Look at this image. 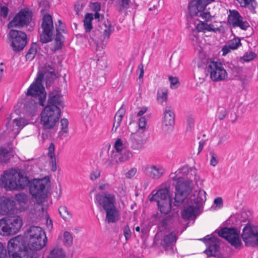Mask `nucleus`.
<instances>
[{"label":"nucleus","instance_id":"obj_33","mask_svg":"<svg viewBox=\"0 0 258 258\" xmlns=\"http://www.w3.org/2000/svg\"><path fill=\"white\" fill-rule=\"evenodd\" d=\"M174 217L173 215H169L166 216L165 217L163 218L162 220L159 223L158 225L160 228H162L164 230L169 229L168 224L170 222H172L173 218Z\"/></svg>","mask_w":258,"mask_h":258},{"label":"nucleus","instance_id":"obj_47","mask_svg":"<svg viewBox=\"0 0 258 258\" xmlns=\"http://www.w3.org/2000/svg\"><path fill=\"white\" fill-rule=\"evenodd\" d=\"M227 114V111L225 109H219L218 112V118L219 120L224 119Z\"/></svg>","mask_w":258,"mask_h":258},{"label":"nucleus","instance_id":"obj_23","mask_svg":"<svg viewBox=\"0 0 258 258\" xmlns=\"http://www.w3.org/2000/svg\"><path fill=\"white\" fill-rule=\"evenodd\" d=\"M114 152L112 150L111 157L114 156L117 163L125 162L132 157V153L125 149L121 152L115 153L114 155Z\"/></svg>","mask_w":258,"mask_h":258},{"label":"nucleus","instance_id":"obj_15","mask_svg":"<svg viewBox=\"0 0 258 258\" xmlns=\"http://www.w3.org/2000/svg\"><path fill=\"white\" fill-rule=\"evenodd\" d=\"M227 21L231 28H239L246 31L250 27L249 23L236 10H229Z\"/></svg>","mask_w":258,"mask_h":258},{"label":"nucleus","instance_id":"obj_63","mask_svg":"<svg viewBox=\"0 0 258 258\" xmlns=\"http://www.w3.org/2000/svg\"><path fill=\"white\" fill-rule=\"evenodd\" d=\"M81 6L79 4H76L75 5V10L77 14H79V12L81 9Z\"/></svg>","mask_w":258,"mask_h":258},{"label":"nucleus","instance_id":"obj_44","mask_svg":"<svg viewBox=\"0 0 258 258\" xmlns=\"http://www.w3.org/2000/svg\"><path fill=\"white\" fill-rule=\"evenodd\" d=\"M90 8L93 12H99L101 10V4L99 2L91 3L90 4Z\"/></svg>","mask_w":258,"mask_h":258},{"label":"nucleus","instance_id":"obj_52","mask_svg":"<svg viewBox=\"0 0 258 258\" xmlns=\"http://www.w3.org/2000/svg\"><path fill=\"white\" fill-rule=\"evenodd\" d=\"M137 168H132L131 169L128 170L126 173V174H125L126 177L127 178H132L133 176H134V175L137 173Z\"/></svg>","mask_w":258,"mask_h":258},{"label":"nucleus","instance_id":"obj_14","mask_svg":"<svg viewBox=\"0 0 258 258\" xmlns=\"http://www.w3.org/2000/svg\"><path fill=\"white\" fill-rule=\"evenodd\" d=\"M32 19V12L26 9L20 11L8 24V28L17 27L22 28L27 26Z\"/></svg>","mask_w":258,"mask_h":258},{"label":"nucleus","instance_id":"obj_50","mask_svg":"<svg viewBox=\"0 0 258 258\" xmlns=\"http://www.w3.org/2000/svg\"><path fill=\"white\" fill-rule=\"evenodd\" d=\"M146 126V119L145 117H141L139 119V127L140 129L144 130Z\"/></svg>","mask_w":258,"mask_h":258},{"label":"nucleus","instance_id":"obj_9","mask_svg":"<svg viewBox=\"0 0 258 258\" xmlns=\"http://www.w3.org/2000/svg\"><path fill=\"white\" fill-rule=\"evenodd\" d=\"M23 224L20 216L4 217L0 219V235L8 236L17 233Z\"/></svg>","mask_w":258,"mask_h":258},{"label":"nucleus","instance_id":"obj_18","mask_svg":"<svg viewBox=\"0 0 258 258\" xmlns=\"http://www.w3.org/2000/svg\"><path fill=\"white\" fill-rule=\"evenodd\" d=\"M16 202L9 198L0 197V215H7L15 208Z\"/></svg>","mask_w":258,"mask_h":258},{"label":"nucleus","instance_id":"obj_24","mask_svg":"<svg viewBox=\"0 0 258 258\" xmlns=\"http://www.w3.org/2000/svg\"><path fill=\"white\" fill-rule=\"evenodd\" d=\"M204 21H200V22L197 25V29L199 32H203L205 33L206 32H216L219 30V28H215L214 26L212 24H208L207 22L204 20Z\"/></svg>","mask_w":258,"mask_h":258},{"label":"nucleus","instance_id":"obj_49","mask_svg":"<svg viewBox=\"0 0 258 258\" xmlns=\"http://www.w3.org/2000/svg\"><path fill=\"white\" fill-rule=\"evenodd\" d=\"M0 258H8L7 249L0 242Z\"/></svg>","mask_w":258,"mask_h":258},{"label":"nucleus","instance_id":"obj_6","mask_svg":"<svg viewBox=\"0 0 258 258\" xmlns=\"http://www.w3.org/2000/svg\"><path fill=\"white\" fill-rule=\"evenodd\" d=\"M49 183V178L47 179L46 177L41 179L34 178L30 181L28 186L30 194L38 204L41 205L46 201Z\"/></svg>","mask_w":258,"mask_h":258},{"label":"nucleus","instance_id":"obj_11","mask_svg":"<svg viewBox=\"0 0 258 258\" xmlns=\"http://www.w3.org/2000/svg\"><path fill=\"white\" fill-rule=\"evenodd\" d=\"M206 71L207 74H210V78L214 82L223 81L228 77V73L223 67L222 63L217 61L208 62Z\"/></svg>","mask_w":258,"mask_h":258},{"label":"nucleus","instance_id":"obj_12","mask_svg":"<svg viewBox=\"0 0 258 258\" xmlns=\"http://www.w3.org/2000/svg\"><path fill=\"white\" fill-rule=\"evenodd\" d=\"M8 39L11 42V46L15 52H19L26 46L27 43V36L22 31L11 29L8 34Z\"/></svg>","mask_w":258,"mask_h":258},{"label":"nucleus","instance_id":"obj_7","mask_svg":"<svg viewBox=\"0 0 258 258\" xmlns=\"http://www.w3.org/2000/svg\"><path fill=\"white\" fill-rule=\"evenodd\" d=\"M191 182V180L181 177H177L176 175L173 177V185L175 189L174 206L178 207L181 205L190 194L192 190Z\"/></svg>","mask_w":258,"mask_h":258},{"label":"nucleus","instance_id":"obj_64","mask_svg":"<svg viewBox=\"0 0 258 258\" xmlns=\"http://www.w3.org/2000/svg\"><path fill=\"white\" fill-rule=\"evenodd\" d=\"M57 23L58 24V25H57L58 28H63V27H64V28L65 27L61 20H58L57 21Z\"/></svg>","mask_w":258,"mask_h":258},{"label":"nucleus","instance_id":"obj_19","mask_svg":"<svg viewBox=\"0 0 258 258\" xmlns=\"http://www.w3.org/2000/svg\"><path fill=\"white\" fill-rule=\"evenodd\" d=\"M206 191L203 189L199 190V191L196 190L190 196L188 201L190 204L196 205L195 207L196 209V211H197L206 200Z\"/></svg>","mask_w":258,"mask_h":258},{"label":"nucleus","instance_id":"obj_30","mask_svg":"<svg viewBox=\"0 0 258 258\" xmlns=\"http://www.w3.org/2000/svg\"><path fill=\"white\" fill-rule=\"evenodd\" d=\"M131 0H117L115 7L119 13L127 10L130 7Z\"/></svg>","mask_w":258,"mask_h":258},{"label":"nucleus","instance_id":"obj_1","mask_svg":"<svg viewBox=\"0 0 258 258\" xmlns=\"http://www.w3.org/2000/svg\"><path fill=\"white\" fill-rule=\"evenodd\" d=\"M44 74L38 73L26 93L31 99L25 106L31 111H34L39 105L44 107L41 113V123L44 130L52 129L58 121L61 115L60 106H62L61 96L55 91L49 92L47 104L45 105L46 92L42 85Z\"/></svg>","mask_w":258,"mask_h":258},{"label":"nucleus","instance_id":"obj_5","mask_svg":"<svg viewBox=\"0 0 258 258\" xmlns=\"http://www.w3.org/2000/svg\"><path fill=\"white\" fill-rule=\"evenodd\" d=\"M30 181L24 171L14 174H8L7 170L5 171L0 179L1 185L7 190L23 189L29 186Z\"/></svg>","mask_w":258,"mask_h":258},{"label":"nucleus","instance_id":"obj_56","mask_svg":"<svg viewBox=\"0 0 258 258\" xmlns=\"http://www.w3.org/2000/svg\"><path fill=\"white\" fill-rule=\"evenodd\" d=\"M14 122L16 124V126L18 127L23 126V121L21 118H17L14 120Z\"/></svg>","mask_w":258,"mask_h":258},{"label":"nucleus","instance_id":"obj_58","mask_svg":"<svg viewBox=\"0 0 258 258\" xmlns=\"http://www.w3.org/2000/svg\"><path fill=\"white\" fill-rule=\"evenodd\" d=\"M53 70H55V68L52 63H46L45 66V72H49Z\"/></svg>","mask_w":258,"mask_h":258},{"label":"nucleus","instance_id":"obj_27","mask_svg":"<svg viewBox=\"0 0 258 258\" xmlns=\"http://www.w3.org/2000/svg\"><path fill=\"white\" fill-rule=\"evenodd\" d=\"M54 150V144L53 143H50L48 147V157L50 159V164L51 165V169L52 171H55L57 169Z\"/></svg>","mask_w":258,"mask_h":258},{"label":"nucleus","instance_id":"obj_61","mask_svg":"<svg viewBox=\"0 0 258 258\" xmlns=\"http://www.w3.org/2000/svg\"><path fill=\"white\" fill-rule=\"evenodd\" d=\"M147 110V108L146 107H143L140 111H139L137 115V116H141L143 115Z\"/></svg>","mask_w":258,"mask_h":258},{"label":"nucleus","instance_id":"obj_28","mask_svg":"<svg viewBox=\"0 0 258 258\" xmlns=\"http://www.w3.org/2000/svg\"><path fill=\"white\" fill-rule=\"evenodd\" d=\"M93 15L92 13H87L84 19V27L85 32H90L93 29L92 20Z\"/></svg>","mask_w":258,"mask_h":258},{"label":"nucleus","instance_id":"obj_16","mask_svg":"<svg viewBox=\"0 0 258 258\" xmlns=\"http://www.w3.org/2000/svg\"><path fill=\"white\" fill-rule=\"evenodd\" d=\"M241 237L245 245L253 247L258 246V230L251 226H245Z\"/></svg>","mask_w":258,"mask_h":258},{"label":"nucleus","instance_id":"obj_40","mask_svg":"<svg viewBox=\"0 0 258 258\" xmlns=\"http://www.w3.org/2000/svg\"><path fill=\"white\" fill-rule=\"evenodd\" d=\"M63 244L65 246L69 247L73 244V237L71 234L68 231H65L63 234Z\"/></svg>","mask_w":258,"mask_h":258},{"label":"nucleus","instance_id":"obj_22","mask_svg":"<svg viewBox=\"0 0 258 258\" xmlns=\"http://www.w3.org/2000/svg\"><path fill=\"white\" fill-rule=\"evenodd\" d=\"M178 236L175 232H171L165 235L161 239V245L165 248L172 247L176 243Z\"/></svg>","mask_w":258,"mask_h":258},{"label":"nucleus","instance_id":"obj_10","mask_svg":"<svg viewBox=\"0 0 258 258\" xmlns=\"http://www.w3.org/2000/svg\"><path fill=\"white\" fill-rule=\"evenodd\" d=\"M42 31L40 34L39 41L42 43H47L53 39L54 25L52 16L49 14L43 15L41 25Z\"/></svg>","mask_w":258,"mask_h":258},{"label":"nucleus","instance_id":"obj_48","mask_svg":"<svg viewBox=\"0 0 258 258\" xmlns=\"http://www.w3.org/2000/svg\"><path fill=\"white\" fill-rule=\"evenodd\" d=\"M210 155L211 156L210 164L213 166H215L218 163V161L216 159L217 155L214 152H210Z\"/></svg>","mask_w":258,"mask_h":258},{"label":"nucleus","instance_id":"obj_21","mask_svg":"<svg viewBox=\"0 0 258 258\" xmlns=\"http://www.w3.org/2000/svg\"><path fill=\"white\" fill-rule=\"evenodd\" d=\"M55 30H56V36L54 39V42L53 46L51 48V50L53 51H56L59 49H60L63 45L64 41L63 40V36L62 35L60 31L63 32L64 27L63 28H58L57 27V24H55Z\"/></svg>","mask_w":258,"mask_h":258},{"label":"nucleus","instance_id":"obj_62","mask_svg":"<svg viewBox=\"0 0 258 258\" xmlns=\"http://www.w3.org/2000/svg\"><path fill=\"white\" fill-rule=\"evenodd\" d=\"M120 125H117V124H116L115 123L113 122V127H112V130H111V132L112 133L116 132L117 128Z\"/></svg>","mask_w":258,"mask_h":258},{"label":"nucleus","instance_id":"obj_13","mask_svg":"<svg viewBox=\"0 0 258 258\" xmlns=\"http://www.w3.org/2000/svg\"><path fill=\"white\" fill-rule=\"evenodd\" d=\"M205 8L200 0H192L188 5V13L191 17L199 16L206 21L212 20V16L209 11H205Z\"/></svg>","mask_w":258,"mask_h":258},{"label":"nucleus","instance_id":"obj_45","mask_svg":"<svg viewBox=\"0 0 258 258\" xmlns=\"http://www.w3.org/2000/svg\"><path fill=\"white\" fill-rule=\"evenodd\" d=\"M9 13V9L7 7L3 6L0 7V16L6 18Z\"/></svg>","mask_w":258,"mask_h":258},{"label":"nucleus","instance_id":"obj_32","mask_svg":"<svg viewBox=\"0 0 258 258\" xmlns=\"http://www.w3.org/2000/svg\"><path fill=\"white\" fill-rule=\"evenodd\" d=\"M196 210L194 205H190L185 209L181 212V216L184 219H189L194 214V212Z\"/></svg>","mask_w":258,"mask_h":258},{"label":"nucleus","instance_id":"obj_34","mask_svg":"<svg viewBox=\"0 0 258 258\" xmlns=\"http://www.w3.org/2000/svg\"><path fill=\"white\" fill-rule=\"evenodd\" d=\"M104 26L105 28L103 31V36L104 38H108L111 33L114 31V28L108 20L107 22H104Z\"/></svg>","mask_w":258,"mask_h":258},{"label":"nucleus","instance_id":"obj_42","mask_svg":"<svg viewBox=\"0 0 258 258\" xmlns=\"http://www.w3.org/2000/svg\"><path fill=\"white\" fill-rule=\"evenodd\" d=\"M123 144L122 142V141L120 139H117L115 142L114 147L116 150V153L120 152L123 151L124 148H123Z\"/></svg>","mask_w":258,"mask_h":258},{"label":"nucleus","instance_id":"obj_46","mask_svg":"<svg viewBox=\"0 0 258 258\" xmlns=\"http://www.w3.org/2000/svg\"><path fill=\"white\" fill-rule=\"evenodd\" d=\"M169 80L170 82L171 87L176 88L177 87V85L179 84L178 78L177 77L170 76L169 77Z\"/></svg>","mask_w":258,"mask_h":258},{"label":"nucleus","instance_id":"obj_36","mask_svg":"<svg viewBox=\"0 0 258 258\" xmlns=\"http://www.w3.org/2000/svg\"><path fill=\"white\" fill-rule=\"evenodd\" d=\"M157 99L161 103L167 99V90L165 88L160 89L157 91Z\"/></svg>","mask_w":258,"mask_h":258},{"label":"nucleus","instance_id":"obj_3","mask_svg":"<svg viewBox=\"0 0 258 258\" xmlns=\"http://www.w3.org/2000/svg\"><path fill=\"white\" fill-rule=\"evenodd\" d=\"M217 233L219 236L225 239L235 248H238L242 244L239 238V231L235 227H224L220 230H216L213 234L208 235L200 240L203 241L206 245V249L204 253L208 257L213 256L216 258H229V256L220 252V239L213 234Z\"/></svg>","mask_w":258,"mask_h":258},{"label":"nucleus","instance_id":"obj_4","mask_svg":"<svg viewBox=\"0 0 258 258\" xmlns=\"http://www.w3.org/2000/svg\"><path fill=\"white\" fill-rule=\"evenodd\" d=\"M115 196L107 191L98 193L95 197L97 207L105 211V220L108 223H115L119 219V212L115 205Z\"/></svg>","mask_w":258,"mask_h":258},{"label":"nucleus","instance_id":"obj_37","mask_svg":"<svg viewBox=\"0 0 258 258\" xmlns=\"http://www.w3.org/2000/svg\"><path fill=\"white\" fill-rule=\"evenodd\" d=\"M36 44V43H33L27 52L26 55V58L27 60H32L35 57L37 50L36 48L35 47L34 45H35Z\"/></svg>","mask_w":258,"mask_h":258},{"label":"nucleus","instance_id":"obj_54","mask_svg":"<svg viewBox=\"0 0 258 258\" xmlns=\"http://www.w3.org/2000/svg\"><path fill=\"white\" fill-rule=\"evenodd\" d=\"M214 203L216 205V206H218L219 208H221L223 206V200L221 197H218L216 198Z\"/></svg>","mask_w":258,"mask_h":258},{"label":"nucleus","instance_id":"obj_20","mask_svg":"<svg viewBox=\"0 0 258 258\" xmlns=\"http://www.w3.org/2000/svg\"><path fill=\"white\" fill-rule=\"evenodd\" d=\"M130 141L131 148L134 150H138L142 149L146 143L143 137L140 135L139 131L131 135Z\"/></svg>","mask_w":258,"mask_h":258},{"label":"nucleus","instance_id":"obj_31","mask_svg":"<svg viewBox=\"0 0 258 258\" xmlns=\"http://www.w3.org/2000/svg\"><path fill=\"white\" fill-rule=\"evenodd\" d=\"M15 200L20 206L23 207L28 202V198L27 194L21 192L15 195Z\"/></svg>","mask_w":258,"mask_h":258},{"label":"nucleus","instance_id":"obj_35","mask_svg":"<svg viewBox=\"0 0 258 258\" xmlns=\"http://www.w3.org/2000/svg\"><path fill=\"white\" fill-rule=\"evenodd\" d=\"M231 50H235L242 45L241 39L239 37L234 35V38L231 40L227 44Z\"/></svg>","mask_w":258,"mask_h":258},{"label":"nucleus","instance_id":"obj_53","mask_svg":"<svg viewBox=\"0 0 258 258\" xmlns=\"http://www.w3.org/2000/svg\"><path fill=\"white\" fill-rule=\"evenodd\" d=\"M118 113L117 112L115 114V117H114V123L117 124V126L120 125V123L122 121V119L123 117L122 114H120L118 115Z\"/></svg>","mask_w":258,"mask_h":258},{"label":"nucleus","instance_id":"obj_39","mask_svg":"<svg viewBox=\"0 0 258 258\" xmlns=\"http://www.w3.org/2000/svg\"><path fill=\"white\" fill-rule=\"evenodd\" d=\"M61 130L58 133L59 136H63L64 133H67L68 132L69 121L66 118H62L60 120Z\"/></svg>","mask_w":258,"mask_h":258},{"label":"nucleus","instance_id":"obj_60","mask_svg":"<svg viewBox=\"0 0 258 258\" xmlns=\"http://www.w3.org/2000/svg\"><path fill=\"white\" fill-rule=\"evenodd\" d=\"M202 3L203 6L206 9V7L210 4L212 3L213 2H215V0H200Z\"/></svg>","mask_w":258,"mask_h":258},{"label":"nucleus","instance_id":"obj_55","mask_svg":"<svg viewBox=\"0 0 258 258\" xmlns=\"http://www.w3.org/2000/svg\"><path fill=\"white\" fill-rule=\"evenodd\" d=\"M231 49L229 47V46L227 44L224 45L222 48V51L223 52L222 55L224 56L226 55L227 53L230 52V50Z\"/></svg>","mask_w":258,"mask_h":258},{"label":"nucleus","instance_id":"obj_38","mask_svg":"<svg viewBox=\"0 0 258 258\" xmlns=\"http://www.w3.org/2000/svg\"><path fill=\"white\" fill-rule=\"evenodd\" d=\"M58 210L61 217L64 220H67L72 217L71 214L66 206L60 207Z\"/></svg>","mask_w":258,"mask_h":258},{"label":"nucleus","instance_id":"obj_43","mask_svg":"<svg viewBox=\"0 0 258 258\" xmlns=\"http://www.w3.org/2000/svg\"><path fill=\"white\" fill-rule=\"evenodd\" d=\"M123 232L125 240L126 241L128 240L131 237V231L128 224L124 226Z\"/></svg>","mask_w":258,"mask_h":258},{"label":"nucleus","instance_id":"obj_29","mask_svg":"<svg viewBox=\"0 0 258 258\" xmlns=\"http://www.w3.org/2000/svg\"><path fill=\"white\" fill-rule=\"evenodd\" d=\"M66 252L62 248L56 247L52 249L47 258H65Z\"/></svg>","mask_w":258,"mask_h":258},{"label":"nucleus","instance_id":"obj_51","mask_svg":"<svg viewBox=\"0 0 258 258\" xmlns=\"http://www.w3.org/2000/svg\"><path fill=\"white\" fill-rule=\"evenodd\" d=\"M100 171L98 169H96L91 173L90 175V179L92 180H96L100 176Z\"/></svg>","mask_w":258,"mask_h":258},{"label":"nucleus","instance_id":"obj_57","mask_svg":"<svg viewBox=\"0 0 258 258\" xmlns=\"http://www.w3.org/2000/svg\"><path fill=\"white\" fill-rule=\"evenodd\" d=\"M138 69L140 71L139 78V79H141V78H143V77L144 76V66L142 63H141L139 65Z\"/></svg>","mask_w":258,"mask_h":258},{"label":"nucleus","instance_id":"obj_26","mask_svg":"<svg viewBox=\"0 0 258 258\" xmlns=\"http://www.w3.org/2000/svg\"><path fill=\"white\" fill-rule=\"evenodd\" d=\"M14 156L12 150H8L4 147H0V163H8L10 158Z\"/></svg>","mask_w":258,"mask_h":258},{"label":"nucleus","instance_id":"obj_59","mask_svg":"<svg viewBox=\"0 0 258 258\" xmlns=\"http://www.w3.org/2000/svg\"><path fill=\"white\" fill-rule=\"evenodd\" d=\"M205 142L206 141L205 140H201V141H200L198 154H199L203 150L204 146L205 144Z\"/></svg>","mask_w":258,"mask_h":258},{"label":"nucleus","instance_id":"obj_8","mask_svg":"<svg viewBox=\"0 0 258 258\" xmlns=\"http://www.w3.org/2000/svg\"><path fill=\"white\" fill-rule=\"evenodd\" d=\"M150 201L157 203L158 209L161 214H167L171 209L172 197L169 189L167 187L158 190Z\"/></svg>","mask_w":258,"mask_h":258},{"label":"nucleus","instance_id":"obj_41","mask_svg":"<svg viewBox=\"0 0 258 258\" xmlns=\"http://www.w3.org/2000/svg\"><path fill=\"white\" fill-rule=\"evenodd\" d=\"M256 56L257 55L255 52L250 51L249 52H246L241 58L246 62H249L255 58Z\"/></svg>","mask_w":258,"mask_h":258},{"label":"nucleus","instance_id":"obj_25","mask_svg":"<svg viewBox=\"0 0 258 258\" xmlns=\"http://www.w3.org/2000/svg\"><path fill=\"white\" fill-rule=\"evenodd\" d=\"M163 124L165 126H172L174 123L175 115L173 111L167 107L164 111Z\"/></svg>","mask_w":258,"mask_h":258},{"label":"nucleus","instance_id":"obj_2","mask_svg":"<svg viewBox=\"0 0 258 258\" xmlns=\"http://www.w3.org/2000/svg\"><path fill=\"white\" fill-rule=\"evenodd\" d=\"M47 237L44 231L38 226H30L24 236L11 238L8 243L11 258H38L40 250L46 245Z\"/></svg>","mask_w":258,"mask_h":258},{"label":"nucleus","instance_id":"obj_17","mask_svg":"<svg viewBox=\"0 0 258 258\" xmlns=\"http://www.w3.org/2000/svg\"><path fill=\"white\" fill-rule=\"evenodd\" d=\"M143 170L146 176L155 179L160 178L165 172L164 168L160 165L148 166Z\"/></svg>","mask_w":258,"mask_h":258}]
</instances>
